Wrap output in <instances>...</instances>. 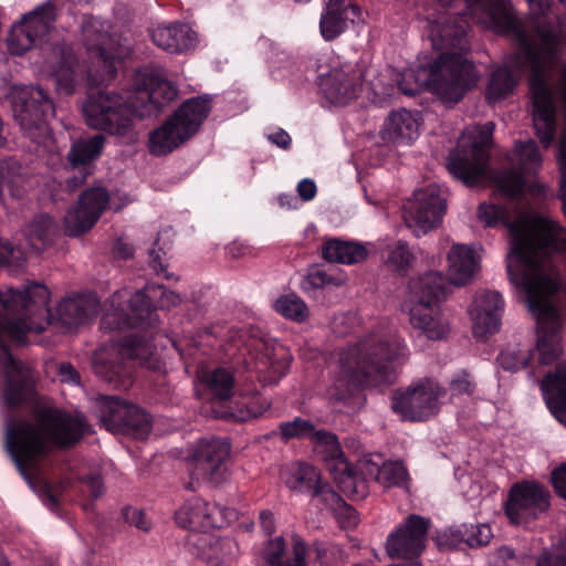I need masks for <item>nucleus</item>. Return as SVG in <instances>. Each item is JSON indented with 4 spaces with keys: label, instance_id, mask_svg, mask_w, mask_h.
<instances>
[{
    "label": "nucleus",
    "instance_id": "obj_1",
    "mask_svg": "<svg viewBox=\"0 0 566 566\" xmlns=\"http://www.w3.org/2000/svg\"><path fill=\"white\" fill-rule=\"evenodd\" d=\"M516 20V28L494 30L499 33H513L520 43L517 61L514 66L531 70L530 91L533 98V123L537 137L544 147H548L555 136V106L553 102V75L559 69L556 93L560 83L562 65L556 59V50L566 42V28L557 18H548L551 0H526L531 14L521 21L506 0H503Z\"/></svg>",
    "mask_w": 566,
    "mask_h": 566
},
{
    "label": "nucleus",
    "instance_id": "obj_2",
    "mask_svg": "<svg viewBox=\"0 0 566 566\" xmlns=\"http://www.w3.org/2000/svg\"><path fill=\"white\" fill-rule=\"evenodd\" d=\"M468 22L450 17H441L440 21L430 25L429 38L440 55L429 66L420 65L401 74L399 90L415 96L428 88L447 104H455L465 92L478 81L475 66L464 54L469 50L467 39Z\"/></svg>",
    "mask_w": 566,
    "mask_h": 566
},
{
    "label": "nucleus",
    "instance_id": "obj_3",
    "mask_svg": "<svg viewBox=\"0 0 566 566\" xmlns=\"http://www.w3.org/2000/svg\"><path fill=\"white\" fill-rule=\"evenodd\" d=\"M129 90L127 99L113 92L91 94L83 104L87 126L133 143L137 138L134 118L157 115L178 94L171 82L149 69L133 74Z\"/></svg>",
    "mask_w": 566,
    "mask_h": 566
},
{
    "label": "nucleus",
    "instance_id": "obj_4",
    "mask_svg": "<svg viewBox=\"0 0 566 566\" xmlns=\"http://www.w3.org/2000/svg\"><path fill=\"white\" fill-rule=\"evenodd\" d=\"M49 300L50 292L40 283L28 284L23 290H0V363L7 378L4 399L10 406L31 397L34 377L30 367L11 356L7 340L22 344L28 332L44 331Z\"/></svg>",
    "mask_w": 566,
    "mask_h": 566
},
{
    "label": "nucleus",
    "instance_id": "obj_5",
    "mask_svg": "<svg viewBox=\"0 0 566 566\" xmlns=\"http://www.w3.org/2000/svg\"><path fill=\"white\" fill-rule=\"evenodd\" d=\"M84 430L83 417L41 407L32 420H18L8 426L7 447L21 475L35 489L39 463L52 449L73 446Z\"/></svg>",
    "mask_w": 566,
    "mask_h": 566
},
{
    "label": "nucleus",
    "instance_id": "obj_6",
    "mask_svg": "<svg viewBox=\"0 0 566 566\" xmlns=\"http://www.w3.org/2000/svg\"><path fill=\"white\" fill-rule=\"evenodd\" d=\"M478 219L486 227H507L511 235L507 272L510 261L521 258L525 265L522 272L535 276L555 268L549 259L553 252L566 250V229L553 219L522 212L511 221L503 207L486 202L479 206Z\"/></svg>",
    "mask_w": 566,
    "mask_h": 566
},
{
    "label": "nucleus",
    "instance_id": "obj_7",
    "mask_svg": "<svg viewBox=\"0 0 566 566\" xmlns=\"http://www.w3.org/2000/svg\"><path fill=\"white\" fill-rule=\"evenodd\" d=\"M83 42L86 50L97 61V74L87 72L86 66L74 55L73 50L65 44L52 48L48 66L59 93L71 95L85 81L105 82L115 76V61L128 54V46L112 36L102 21L85 18L82 25Z\"/></svg>",
    "mask_w": 566,
    "mask_h": 566
},
{
    "label": "nucleus",
    "instance_id": "obj_8",
    "mask_svg": "<svg viewBox=\"0 0 566 566\" xmlns=\"http://www.w3.org/2000/svg\"><path fill=\"white\" fill-rule=\"evenodd\" d=\"M406 345L391 333H375L360 338L339 353V373L334 381L336 399H343L371 378L375 382L391 379L390 363L402 357Z\"/></svg>",
    "mask_w": 566,
    "mask_h": 566
},
{
    "label": "nucleus",
    "instance_id": "obj_9",
    "mask_svg": "<svg viewBox=\"0 0 566 566\" xmlns=\"http://www.w3.org/2000/svg\"><path fill=\"white\" fill-rule=\"evenodd\" d=\"M510 261L509 277L511 283L526 295L528 308L537 321V350L539 363L549 365L560 357L563 348L558 333L560 324L555 307V295L559 287V275L556 268L526 276L523 273L524 263Z\"/></svg>",
    "mask_w": 566,
    "mask_h": 566
},
{
    "label": "nucleus",
    "instance_id": "obj_10",
    "mask_svg": "<svg viewBox=\"0 0 566 566\" xmlns=\"http://www.w3.org/2000/svg\"><path fill=\"white\" fill-rule=\"evenodd\" d=\"M446 286L442 273L427 272L410 282L405 300L411 326L432 340H440L448 333L439 307Z\"/></svg>",
    "mask_w": 566,
    "mask_h": 566
},
{
    "label": "nucleus",
    "instance_id": "obj_11",
    "mask_svg": "<svg viewBox=\"0 0 566 566\" xmlns=\"http://www.w3.org/2000/svg\"><path fill=\"white\" fill-rule=\"evenodd\" d=\"M210 108V101L206 97L185 101L170 117L149 133V153L160 157L179 148L199 132Z\"/></svg>",
    "mask_w": 566,
    "mask_h": 566
},
{
    "label": "nucleus",
    "instance_id": "obj_12",
    "mask_svg": "<svg viewBox=\"0 0 566 566\" xmlns=\"http://www.w3.org/2000/svg\"><path fill=\"white\" fill-rule=\"evenodd\" d=\"M7 97L22 130L33 142L45 143L51 137L48 122L55 115L49 94L39 86L13 85Z\"/></svg>",
    "mask_w": 566,
    "mask_h": 566
},
{
    "label": "nucleus",
    "instance_id": "obj_13",
    "mask_svg": "<svg viewBox=\"0 0 566 566\" xmlns=\"http://www.w3.org/2000/svg\"><path fill=\"white\" fill-rule=\"evenodd\" d=\"M495 125L488 122L480 126L478 137L471 138L463 134L458 148L448 158V169L458 179L468 186H475L482 181L488 172L489 146Z\"/></svg>",
    "mask_w": 566,
    "mask_h": 566
},
{
    "label": "nucleus",
    "instance_id": "obj_14",
    "mask_svg": "<svg viewBox=\"0 0 566 566\" xmlns=\"http://www.w3.org/2000/svg\"><path fill=\"white\" fill-rule=\"evenodd\" d=\"M230 444L218 438H203L199 440L188 457V470L191 482L189 489H195V483L208 482L220 485L230 479L228 460Z\"/></svg>",
    "mask_w": 566,
    "mask_h": 566
},
{
    "label": "nucleus",
    "instance_id": "obj_15",
    "mask_svg": "<svg viewBox=\"0 0 566 566\" xmlns=\"http://www.w3.org/2000/svg\"><path fill=\"white\" fill-rule=\"evenodd\" d=\"M444 395L439 384L430 379L413 382L392 396L391 408L403 420L424 421L439 411V400Z\"/></svg>",
    "mask_w": 566,
    "mask_h": 566
},
{
    "label": "nucleus",
    "instance_id": "obj_16",
    "mask_svg": "<svg viewBox=\"0 0 566 566\" xmlns=\"http://www.w3.org/2000/svg\"><path fill=\"white\" fill-rule=\"evenodd\" d=\"M447 209L441 188L431 184L413 192L403 206V218L415 235L420 237L440 226Z\"/></svg>",
    "mask_w": 566,
    "mask_h": 566
},
{
    "label": "nucleus",
    "instance_id": "obj_17",
    "mask_svg": "<svg viewBox=\"0 0 566 566\" xmlns=\"http://www.w3.org/2000/svg\"><path fill=\"white\" fill-rule=\"evenodd\" d=\"M312 440L317 443L321 452L325 453L327 469L334 475L340 491L354 500L364 499L368 493L367 483L354 473L344 458L337 437L325 430H315Z\"/></svg>",
    "mask_w": 566,
    "mask_h": 566
},
{
    "label": "nucleus",
    "instance_id": "obj_18",
    "mask_svg": "<svg viewBox=\"0 0 566 566\" xmlns=\"http://www.w3.org/2000/svg\"><path fill=\"white\" fill-rule=\"evenodd\" d=\"M55 19L54 0H49L24 14L11 30L9 46L12 53L22 54L33 46L41 45L53 30Z\"/></svg>",
    "mask_w": 566,
    "mask_h": 566
},
{
    "label": "nucleus",
    "instance_id": "obj_19",
    "mask_svg": "<svg viewBox=\"0 0 566 566\" xmlns=\"http://www.w3.org/2000/svg\"><path fill=\"white\" fill-rule=\"evenodd\" d=\"M549 492L534 482L512 485L505 503V515L512 524L527 525L549 509Z\"/></svg>",
    "mask_w": 566,
    "mask_h": 566
},
{
    "label": "nucleus",
    "instance_id": "obj_20",
    "mask_svg": "<svg viewBox=\"0 0 566 566\" xmlns=\"http://www.w3.org/2000/svg\"><path fill=\"white\" fill-rule=\"evenodd\" d=\"M430 520L410 514L405 522L392 532L386 543L387 554L391 558L417 560L424 551Z\"/></svg>",
    "mask_w": 566,
    "mask_h": 566
},
{
    "label": "nucleus",
    "instance_id": "obj_21",
    "mask_svg": "<svg viewBox=\"0 0 566 566\" xmlns=\"http://www.w3.org/2000/svg\"><path fill=\"white\" fill-rule=\"evenodd\" d=\"M127 291H119L111 297L113 312L106 313L101 321L102 328L113 331L135 327L139 321L150 314V297L143 290L127 297Z\"/></svg>",
    "mask_w": 566,
    "mask_h": 566
},
{
    "label": "nucleus",
    "instance_id": "obj_22",
    "mask_svg": "<svg viewBox=\"0 0 566 566\" xmlns=\"http://www.w3.org/2000/svg\"><path fill=\"white\" fill-rule=\"evenodd\" d=\"M109 201L103 188H92L82 193L76 207L69 209L64 216V231L70 237H77L97 222Z\"/></svg>",
    "mask_w": 566,
    "mask_h": 566
},
{
    "label": "nucleus",
    "instance_id": "obj_23",
    "mask_svg": "<svg viewBox=\"0 0 566 566\" xmlns=\"http://www.w3.org/2000/svg\"><path fill=\"white\" fill-rule=\"evenodd\" d=\"M321 88L331 103L348 104L363 88V72L353 64L333 67L321 76Z\"/></svg>",
    "mask_w": 566,
    "mask_h": 566
},
{
    "label": "nucleus",
    "instance_id": "obj_24",
    "mask_svg": "<svg viewBox=\"0 0 566 566\" xmlns=\"http://www.w3.org/2000/svg\"><path fill=\"white\" fill-rule=\"evenodd\" d=\"M228 511L214 503H209L200 497H193L185 502L175 513L178 525L190 530H208L222 527L228 518Z\"/></svg>",
    "mask_w": 566,
    "mask_h": 566
},
{
    "label": "nucleus",
    "instance_id": "obj_25",
    "mask_svg": "<svg viewBox=\"0 0 566 566\" xmlns=\"http://www.w3.org/2000/svg\"><path fill=\"white\" fill-rule=\"evenodd\" d=\"M504 301L496 291H483L479 293L470 310L472 329L476 337H485L499 331Z\"/></svg>",
    "mask_w": 566,
    "mask_h": 566
},
{
    "label": "nucleus",
    "instance_id": "obj_26",
    "mask_svg": "<svg viewBox=\"0 0 566 566\" xmlns=\"http://www.w3.org/2000/svg\"><path fill=\"white\" fill-rule=\"evenodd\" d=\"M134 356L135 352L120 346L102 348L94 358L93 368L97 376L109 382L114 388L127 390L132 387L130 371L124 364V356Z\"/></svg>",
    "mask_w": 566,
    "mask_h": 566
},
{
    "label": "nucleus",
    "instance_id": "obj_27",
    "mask_svg": "<svg viewBox=\"0 0 566 566\" xmlns=\"http://www.w3.org/2000/svg\"><path fill=\"white\" fill-rule=\"evenodd\" d=\"M105 140L103 135L96 134L90 138L80 139L72 145L67 154V160L73 171V175L66 180L69 191H74L91 174L90 164L99 157Z\"/></svg>",
    "mask_w": 566,
    "mask_h": 566
},
{
    "label": "nucleus",
    "instance_id": "obj_28",
    "mask_svg": "<svg viewBox=\"0 0 566 566\" xmlns=\"http://www.w3.org/2000/svg\"><path fill=\"white\" fill-rule=\"evenodd\" d=\"M361 474L374 479L384 488L398 486L409 489V474L401 461L380 462L364 459L359 463Z\"/></svg>",
    "mask_w": 566,
    "mask_h": 566
},
{
    "label": "nucleus",
    "instance_id": "obj_29",
    "mask_svg": "<svg viewBox=\"0 0 566 566\" xmlns=\"http://www.w3.org/2000/svg\"><path fill=\"white\" fill-rule=\"evenodd\" d=\"M448 277L454 285L468 283L479 269V255L474 248L453 243L447 254Z\"/></svg>",
    "mask_w": 566,
    "mask_h": 566
},
{
    "label": "nucleus",
    "instance_id": "obj_30",
    "mask_svg": "<svg viewBox=\"0 0 566 566\" xmlns=\"http://www.w3.org/2000/svg\"><path fill=\"white\" fill-rule=\"evenodd\" d=\"M541 389L551 412L566 426V363L559 364L544 377Z\"/></svg>",
    "mask_w": 566,
    "mask_h": 566
},
{
    "label": "nucleus",
    "instance_id": "obj_31",
    "mask_svg": "<svg viewBox=\"0 0 566 566\" xmlns=\"http://www.w3.org/2000/svg\"><path fill=\"white\" fill-rule=\"evenodd\" d=\"M154 44L170 53L190 50L197 43V35L190 27L182 23L158 25L151 30Z\"/></svg>",
    "mask_w": 566,
    "mask_h": 566
},
{
    "label": "nucleus",
    "instance_id": "obj_32",
    "mask_svg": "<svg viewBox=\"0 0 566 566\" xmlns=\"http://www.w3.org/2000/svg\"><path fill=\"white\" fill-rule=\"evenodd\" d=\"M419 127L417 114L401 108L388 115L380 134L385 140L408 144L419 136Z\"/></svg>",
    "mask_w": 566,
    "mask_h": 566
},
{
    "label": "nucleus",
    "instance_id": "obj_33",
    "mask_svg": "<svg viewBox=\"0 0 566 566\" xmlns=\"http://www.w3.org/2000/svg\"><path fill=\"white\" fill-rule=\"evenodd\" d=\"M97 311L98 302L94 295H78L59 304L57 317L63 325L72 327L86 323Z\"/></svg>",
    "mask_w": 566,
    "mask_h": 566
},
{
    "label": "nucleus",
    "instance_id": "obj_34",
    "mask_svg": "<svg viewBox=\"0 0 566 566\" xmlns=\"http://www.w3.org/2000/svg\"><path fill=\"white\" fill-rule=\"evenodd\" d=\"M282 475L285 484L291 490L312 492L314 495L331 493V495L334 496V493L329 490V486L321 482L319 473L311 464H293L283 471Z\"/></svg>",
    "mask_w": 566,
    "mask_h": 566
},
{
    "label": "nucleus",
    "instance_id": "obj_35",
    "mask_svg": "<svg viewBox=\"0 0 566 566\" xmlns=\"http://www.w3.org/2000/svg\"><path fill=\"white\" fill-rule=\"evenodd\" d=\"M349 9L358 13V8L347 6L345 0H328L319 21L321 34L325 40L332 41L346 30Z\"/></svg>",
    "mask_w": 566,
    "mask_h": 566
},
{
    "label": "nucleus",
    "instance_id": "obj_36",
    "mask_svg": "<svg viewBox=\"0 0 566 566\" xmlns=\"http://www.w3.org/2000/svg\"><path fill=\"white\" fill-rule=\"evenodd\" d=\"M57 230V224L51 216L39 213L25 223L22 232L29 247L40 252L53 243Z\"/></svg>",
    "mask_w": 566,
    "mask_h": 566
},
{
    "label": "nucleus",
    "instance_id": "obj_37",
    "mask_svg": "<svg viewBox=\"0 0 566 566\" xmlns=\"http://www.w3.org/2000/svg\"><path fill=\"white\" fill-rule=\"evenodd\" d=\"M97 403L101 424L114 433H122L125 417L136 415L134 409H129V402L118 397L101 396Z\"/></svg>",
    "mask_w": 566,
    "mask_h": 566
},
{
    "label": "nucleus",
    "instance_id": "obj_38",
    "mask_svg": "<svg viewBox=\"0 0 566 566\" xmlns=\"http://www.w3.org/2000/svg\"><path fill=\"white\" fill-rule=\"evenodd\" d=\"M285 541L279 536L268 542L264 548L266 566H305L306 546L302 541H294L293 559H284Z\"/></svg>",
    "mask_w": 566,
    "mask_h": 566
},
{
    "label": "nucleus",
    "instance_id": "obj_39",
    "mask_svg": "<svg viewBox=\"0 0 566 566\" xmlns=\"http://www.w3.org/2000/svg\"><path fill=\"white\" fill-rule=\"evenodd\" d=\"M517 85L516 75L509 66H497L490 74L485 90V98L489 104H497L509 97Z\"/></svg>",
    "mask_w": 566,
    "mask_h": 566
},
{
    "label": "nucleus",
    "instance_id": "obj_40",
    "mask_svg": "<svg viewBox=\"0 0 566 566\" xmlns=\"http://www.w3.org/2000/svg\"><path fill=\"white\" fill-rule=\"evenodd\" d=\"M322 255L329 262L353 264L365 260L367 250L359 243L333 239L323 247Z\"/></svg>",
    "mask_w": 566,
    "mask_h": 566
},
{
    "label": "nucleus",
    "instance_id": "obj_41",
    "mask_svg": "<svg viewBox=\"0 0 566 566\" xmlns=\"http://www.w3.org/2000/svg\"><path fill=\"white\" fill-rule=\"evenodd\" d=\"M199 378L217 398L228 399L232 396L234 379L228 369L201 370Z\"/></svg>",
    "mask_w": 566,
    "mask_h": 566
},
{
    "label": "nucleus",
    "instance_id": "obj_42",
    "mask_svg": "<svg viewBox=\"0 0 566 566\" xmlns=\"http://www.w3.org/2000/svg\"><path fill=\"white\" fill-rule=\"evenodd\" d=\"M274 308L285 318L295 321L297 323L306 321L310 315L307 305L296 294L280 296L274 303Z\"/></svg>",
    "mask_w": 566,
    "mask_h": 566
},
{
    "label": "nucleus",
    "instance_id": "obj_43",
    "mask_svg": "<svg viewBox=\"0 0 566 566\" xmlns=\"http://www.w3.org/2000/svg\"><path fill=\"white\" fill-rule=\"evenodd\" d=\"M129 409H134L136 415L125 417L122 434L132 436L140 440L147 438L153 424L150 416L133 403H129Z\"/></svg>",
    "mask_w": 566,
    "mask_h": 566
},
{
    "label": "nucleus",
    "instance_id": "obj_44",
    "mask_svg": "<svg viewBox=\"0 0 566 566\" xmlns=\"http://www.w3.org/2000/svg\"><path fill=\"white\" fill-rule=\"evenodd\" d=\"M532 359L530 348L510 347L497 356L499 365L509 371H517L528 365Z\"/></svg>",
    "mask_w": 566,
    "mask_h": 566
},
{
    "label": "nucleus",
    "instance_id": "obj_45",
    "mask_svg": "<svg viewBox=\"0 0 566 566\" xmlns=\"http://www.w3.org/2000/svg\"><path fill=\"white\" fill-rule=\"evenodd\" d=\"M461 539L470 547H481L488 545L493 536L488 524H463L457 531Z\"/></svg>",
    "mask_w": 566,
    "mask_h": 566
},
{
    "label": "nucleus",
    "instance_id": "obj_46",
    "mask_svg": "<svg viewBox=\"0 0 566 566\" xmlns=\"http://www.w3.org/2000/svg\"><path fill=\"white\" fill-rule=\"evenodd\" d=\"M518 166L522 171L531 174L536 171L542 163L537 145L534 140L516 144Z\"/></svg>",
    "mask_w": 566,
    "mask_h": 566
},
{
    "label": "nucleus",
    "instance_id": "obj_47",
    "mask_svg": "<svg viewBox=\"0 0 566 566\" xmlns=\"http://www.w3.org/2000/svg\"><path fill=\"white\" fill-rule=\"evenodd\" d=\"M386 262L398 271H406L412 266L415 254L407 243L398 241L387 248Z\"/></svg>",
    "mask_w": 566,
    "mask_h": 566
},
{
    "label": "nucleus",
    "instance_id": "obj_48",
    "mask_svg": "<svg viewBox=\"0 0 566 566\" xmlns=\"http://www.w3.org/2000/svg\"><path fill=\"white\" fill-rule=\"evenodd\" d=\"M495 181L502 193L507 197H517L524 189V180L513 170H505L495 176Z\"/></svg>",
    "mask_w": 566,
    "mask_h": 566
},
{
    "label": "nucleus",
    "instance_id": "obj_49",
    "mask_svg": "<svg viewBox=\"0 0 566 566\" xmlns=\"http://www.w3.org/2000/svg\"><path fill=\"white\" fill-rule=\"evenodd\" d=\"M280 431L284 440L305 437L312 439L315 428L308 420L295 418L293 421L282 422Z\"/></svg>",
    "mask_w": 566,
    "mask_h": 566
},
{
    "label": "nucleus",
    "instance_id": "obj_50",
    "mask_svg": "<svg viewBox=\"0 0 566 566\" xmlns=\"http://www.w3.org/2000/svg\"><path fill=\"white\" fill-rule=\"evenodd\" d=\"M535 566H566V533L552 549H545L536 558Z\"/></svg>",
    "mask_w": 566,
    "mask_h": 566
},
{
    "label": "nucleus",
    "instance_id": "obj_51",
    "mask_svg": "<svg viewBox=\"0 0 566 566\" xmlns=\"http://www.w3.org/2000/svg\"><path fill=\"white\" fill-rule=\"evenodd\" d=\"M475 389V381L473 377L462 370L454 375L450 382V390L453 396L471 395Z\"/></svg>",
    "mask_w": 566,
    "mask_h": 566
},
{
    "label": "nucleus",
    "instance_id": "obj_52",
    "mask_svg": "<svg viewBox=\"0 0 566 566\" xmlns=\"http://www.w3.org/2000/svg\"><path fill=\"white\" fill-rule=\"evenodd\" d=\"M25 259L24 252L8 241L0 240V264L20 265Z\"/></svg>",
    "mask_w": 566,
    "mask_h": 566
},
{
    "label": "nucleus",
    "instance_id": "obj_53",
    "mask_svg": "<svg viewBox=\"0 0 566 566\" xmlns=\"http://www.w3.org/2000/svg\"><path fill=\"white\" fill-rule=\"evenodd\" d=\"M123 516L127 523L143 532H149L151 522L147 518L144 511L136 507H126L123 510Z\"/></svg>",
    "mask_w": 566,
    "mask_h": 566
},
{
    "label": "nucleus",
    "instance_id": "obj_54",
    "mask_svg": "<svg viewBox=\"0 0 566 566\" xmlns=\"http://www.w3.org/2000/svg\"><path fill=\"white\" fill-rule=\"evenodd\" d=\"M151 297L159 296L158 303L161 308H171L181 303V296L172 291L166 290L163 286H153L148 290Z\"/></svg>",
    "mask_w": 566,
    "mask_h": 566
},
{
    "label": "nucleus",
    "instance_id": "obj_55",
    "mask_svg": "<svg viewBox=\"0 0 566 566\" xmlns=\"http://www.w3.org/2000/svg\"><path fill=\"white\" fill-rule=\"evenodd\" d=\"M306 281L313 289H322L329 284H338V282H336L334 277H332L325 271L322 270H314L311 273H308Z\"/></svg>",
    "mask_w": 566,
    "mask_h": 566
},
{
    "label": "nucleus",
    "instance_id": "obj_56",
    "mask_svg": "<svg viewBox=\"0 0 566 566\" xmlns=\"http://www.w3.org/2000/svg\"><path fill=\"white\" fill-rule=\"evenodd\" d=\"M163 233H159L161 235ZM160 237L156 239L154 242V248L149 251L150 265L157 272L165 271V264L163 256L166 254L165 249L167 248V243H164V247H159Z\"/></svg>",
    "mask_w": 566,
    "mask_h": 566
},
{
    "label": "nucleus",
    "instance_id": "obj_57",
    "mask_svg": "<svg viewBox=\"0 0 566 566\" xmlns=\"http://www.w3.org/2000/svg\"><path fill=\"white\" fill-rule=\"evenodd\" d=\"M552 481L556 492L566 500V464L553 471Z\"/></svg>",
    "mask_w": 566,
    "mask_h": 566
},
{
    "label": "nucleus",
    "instance_id": "obj_58",
    "mask_svg": "<svg viewBox=\"0 0 566 566\" xmlns=\"http://www.w3.org/2000/svg\"><path fill=\"white\" fill-rule=\"evenodd\" d=\"M316 192V184L312 179L305 178L297 184V193L300 198L304 201H310L314 199Z\"/></svg>",
    "mask_w": 566,
    "mask_h": 566
},
{
    "label": "nucleus",
    "instance_id": "obj_59",
    "mask_svg": "<svg viewBox=\"0 0 566 566\" xmlns=\"http://www.w3.org/2000/svg\"><path fill=\"white\" fill-rule=\"evenodd\" d=\"M112 252L117 259H128L134 254V247L123 238H119L115 241Z\"/></svg>",
    "mask_w": 566,
    "mask_h": 566
},
{
    "label": "nucleus",
    "instance_id": "obj_60",
    "mask_svg": "<svg viewBox=\"0 0 566 566\" xmlns=\"http://www.w3.org/2000/svg\"><path fill=\"white\" fill-rule=\"evenodd\" d=\"M85 488L93 499L99 497L104 492L102 480L98 476L90 475L84 480Z\"/></svg>",
    "mask_w": 566,
    "mask_h": 566
},
{
    "label": "nucleus",
    "instance_id": "obj_61",
    "mask_svg": "<svg viewBox=\"0 0 566 566\" xmlns=\"http://www.w3.org/2000/svg\"><path fill=\"white\" fill-rule=\"evenodd\" d=\"M60 376L64 382L80 384V375L71 364H62L60 366Z\"/></svg>",
    "mask_w": 566,
    "mask_h": 566
},
{
    "label": "nucleus",
    "instance_id": "obj_62",
    "mask_svg": "<svg viewBox=\"0 0 566 566\" xmlns=\"http://www.w3.org/2000/svg\"><path fill=\"white\" fill-rule=\"evenodd\" d=\"M269 402L265 400L261 401L259 398L254 399L248 405V416L256 418L263 415V412L269 408Z\"/></svg>",
    "mask_w": 566,
    "mask_h": 566
},
{
    "label": "nucleus",
    "instance_id": "obj_63",
    "mask_svg": "<svg viewBox=\"0 0 566 566\" xmlns=\"http://www.w3.org/2000/svg\"><path fill=\"white\" fill-rule=\"evenodd\" d=\"M260 523L262 528L268 533L272 534L275 531L274 515L271 511L264 510L260 512Z\"/></svg>",
    "mask_w": 566,
    "mask_h": 566
},
{
    "label": "nucleus",
    "instance_id": "obj_64",
    "mask_svg": "<svg viewBox=\"0 0 566 566\" xmlns=\"http://www.w3.org/2000/svg\"><path fill=\"white\" fill-rule=\"evenodd\" d=\"M269 139H270L273 144L277 145L279 147H281V148H283V149L289 148V146H290V144H291V137H290V135H289L286 132L282 130V129H280V130H277V132H275V133L271 134V135L269 136Z\"/></svg>",
    "mask_w": 566,
    "mask_h": 566
}]
</instances>
